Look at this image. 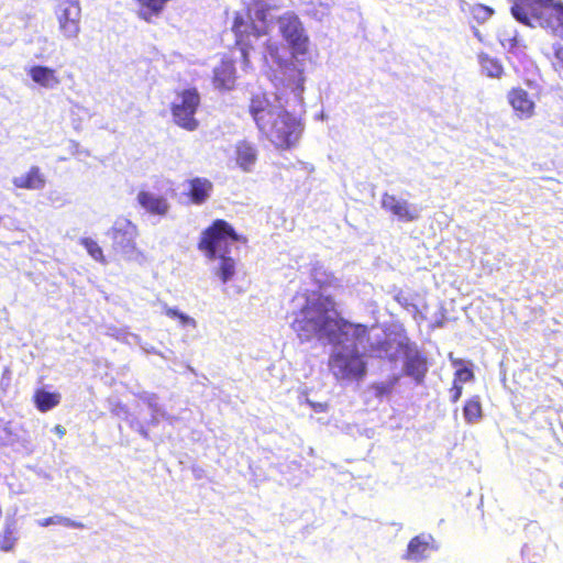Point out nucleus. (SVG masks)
I'll return each mask as SVG.
<instances>
[{
    "instance_id": "1",
    "label": "nucleus",
    "mask_w": 563,
    "mask_h": 563,
    "mask_svg": "<svg viewBox=\"0 0 563 563\" xmlns=\"http://www.w3.org/2000/svg\"><path fill=\"white\" fill-rule=\"evenodd\" d=\"M299 307L291 328L301 342L317 338L333 345L329 367L336 379H358L366 373V363L360 349L365 344L366 327L344 320L331 295L324 291L302 294L294 298Z\"/></svg>"
},
{
    "instance_id": "9",
    "label": "nucleus",
    "mask_w": 563,
    "mask_h": 563,
    "mask_svg": "<svg viewBox=\"0 0 563 563\" xmlns=\"http://www.w3.org/2000/svg\"><path fill=\"white\" fill-rule=\"evenodd\" d=\"M55 15L63 37L67 41L77 40L81 30V7L79 0H58Z\"/></svg>"
},
{
    "instance_id": "17",
    "label": "nucleus",
    "mask_w": 563,
    "mask_h": 563,
    "mask_svg": "<svg viewBox=\"0 0 563 563\" xmlns=\"http://www.w3.org/2000/svg\"><path fill=\"white\" fill-rule=\"evenodd\" d=\"M188 196L195 205L205 203L213 189L212 183L203 177H196L187 181Z\"/></svg>"
},
{
    "instance_id": "15",
    "label": "nucleus",
    "mask_w": 563,
    "mask_h": 563,
    "mask_svg": "<svg viewBox=\"0 0 563 563\" xmlns=\"http://www.w3.org/2000/svg\"><path fill=\"white\" fill-rule=\"evenodd\" d=\"M27 75L36 85L47 90H54L60 85L56 70L47 66H32L27 69Z\"/></svg>"
},
{
    "instance_id": "46",
    "label": "nucleus",
    "mask_w": 563,
    "mask_h": 563,
    "mask_svg": "<svg viewBox=\"0 0 563 563\" xmlns=\"http://www.w3.org/2000/svg\"><path fill=\"white\" fill-rule=\"evenodd\" d=\"M527 551H528V547L526 545V547L522 549V553L525 554Z\"/></svg>"
},
{
    "instance_id": "35",
    "label": "nucleus",
    "mask_w": 563,
    "mask_h": 563,
    "mask_svg": "<svg viewBox=\"0 0 563 563\" xmlns=\"http://www.w3.org/2000/svg\"><path fill=\"white\" fill-rule=\"evenodd\" d=\"M55 525H63L65 527L74 528V529H82L85 527L82 522L75 521L70 518L58 516V515L55 516Z\"/></svg>"
},
{
    "instance_id": "14",
    "label": "nucleus",
    "mask_w": 563,
    "mask_h": 563,
    "mask_svg": "<svg viewBox=\"0 0 563 563\" xmlns=\"http://www.w3.org/2000/svg\"><path fill=\"white\" fill-rule=\"evenodd\" d=\"M282 80L285 88L290 90L294 99L300 102L302 100V92L305 89V76L302 69L295 63L286 65L283 69Z\"/></svg>"
},
{
    "instance_id": "19",
    "label": "nucleus",
    "mask_w": 563,
    "mask_h": 563,
    "mask_svg": "<svg viewBox=\"0 0 563 563\" xmlns=\"http://www.w3.org/2000/svg\"><path fill=\"white\" fill-rule=\"evenodd\" d=\"M16 188L29 190H40L45 187V177L37 166H32L26 174L15 176L12 179Z\"/></svg>"
},
{
    "instance_id": "33",
    "label": "nucleus",
    "mask_w": 563,
    "mask_h": 563,
    "mask_svg": "<svg viewBox=\"0 0 563 563\" xmlns=\"http://www.w3.org/2000/svg\"><path fill=\"white\" fill-rule=\"evenodd\" d=\"M493 14V10L488 7L478 4L473 9L474 18L479 22H485Z\"/></svg>"
},
{
    "instance_id": "43",
    "label": "nucleus",
    "mask_w": 563,
    "mask_h": 563,
    "mask_svg": "<svg viewBox=\"0 0 563 563\" xmlns=\"http://www.w3.org/2000/svg\"><path fill=\"white\" fill-rule=\"evenodd\" d=\"M397 299H398V301H399L401 305H404V306H406V307H408V306H409V303L407 302V300L401 301V300H400V297H397ZM410 307H412L415 310H417V307H416L415 305H410Z\"/></svg>"
},
{
    "instance_id": "11",
    "label": "nucleus",
    "mask_w": 563,
    "mask_h": 563,
    "mask_svg": "<svg viewBox=\"0 0 563 563\" xmlns=\"http://www.w3.org/2000/svg\"><path fill=\"white\" fill-rule=\"evenodd\" d=\"M382 208L395 216L399 221L413 222L420 218L421 209L408 200L385 192L380 201Z\"/></svg>"
},
{
    "instance_id": "20",
    "label": "nucleus",
    "mask_w": 563,
    "mask_h": 563,
    "mask_svg": "<svg viewBox=\"0 0 563 563\" xmlns=\"http://www.w3.org/2000/svg\"><path fill=\"white\" fill-rule=\"evenodd\" d=\"M235 82V68L231 60H222L213 70V84L219 89L230 90Z\"/></svg>"
},
{
    "instance_id": "40",
    "label": "nucleus",
    "mask_w": 563,
    "mask_h": 563,
    "mask_svg": "<svg viewBox=\"0 0 563 563\" xmlns=\"http://www.w3.org/2000/svg\"><path fill=\"white\" fill-rule=\"evenodd\" d=\"M161 416L159 415H154V413H151V419L148 421V424L150 426H153V427H156L158 423H159V420H161Z\"/></svg>"
},
{
    "instance_id": "31",
    "label": "nucleus",
    "mask_w": 563,
    "mask_h": 563,
    "mask_svg": "<svg viewBox=\"0 0 563 563\" xmlns=\"http://www.w3.org/2000/svg\"><path fill=\"white\" fill-rule=\"evenodd\" d=\"M80 244L87 250L88 254L96 261L100 263H106V258L103 256L102 249L99 246V244L90 239V238H82L80 240Z\"/></svg>"
},
{
    "instance_id": "39",
    "label": "nucleus",
    "mask_w": 563,
    "mask_h": 563,
    "mask_svg": "<svg viewBox=\"0 0 563 563\" xmlns=\"http://www.w3.org/2000/svg\"><path fill=\"white\" fill-rule=\"evenodd\" d=\"M329 12H330V9L327 4H320V10L318 11V13H320V15H318V19L322 20V18L328 15Z\"/></svg>"
},
{
    "instance_id": "47",
    "label": "nucleus",
    "mask_w": 563,
    "mask_h": 563,
    "mask_svg": "<svg viewBox=\"0 0 563 563\" xmlns=\"http://www.w3.org/2000/svg\"><path fill=\"white\" fill-rule=\"evenodd\" d=\"M437 325H438V327H442V322H441V321H438Z\"/></svg>"
},
{
    "instance_id": "22",
    "label": "nucleus",
    "mask_w": 563,
    "mask_h": 563,
    "mask_svg": "<svg viewBox=\"0 0 563 563\" xmlns=\"http://www.w3.org/2000/svg\"><path fill=\"white\" fill-rule=\"evenodd\" d=\"M135 396L148 407L151 413L159 415L162 419L170 423L174 421L175 418L159 404V398L156 394L143 390L135 394Z\"/></svg>"
},
{
    "instance_id": "6",
    "label": "nucleus",
    "mask_w": 563,
    "mask_h": 563,
    "mask_svg": "<svg viewBox=\"0 0 563 563\" xmlns=\"http://www.w3.org/2000/svg\"><path fill=\"white\" fill-rule=\"evenodd\" d=\"M365 344L367 351L377 357H386L390 361H397L400 356L404 357L405 350L412 345L409 338L404 331H377L366 329Z\"/></svg>"
},
{
    "instance_id": "37",
    "label": "nucleus",
    "mask_w": 563,
    "mask_h": 563,
    "mask_svg": "<svg viewBox=\"0 0 563 563\" xmlns=\"http://www.w3.org/2000/svg\"><path fill=\"white\" fill-rule=\"evenodd\" d=\"M456 378L461 382H468L473 378V373L467 368H461L456 372Z\"/></svg>"
},
{
    "instance_id": "27",
    "label": "nucleus",
    "mask_w": 563,
    "mask_h": 563,
    "mask_svg": "<svg viewBox=\"0 0 563 563\" xmlns=\"http://www.w3.org/2000/svg\"><path fill=\"white\" fill-rule=\"evenodd\" d=\"M311 278L313 282L323 289L327 286H332L336 280L320 263L313 264L311 268Z\"/></svg>"
},
{
    "instance_id": "34",
    "label": "nucleus",
    "mask_w": 563,
    "mask_h": 563,
    "mask_svg": "<svg viewBox=\"0 0 563 563\" xmlns=\"http://www.w3.org/2000/svg\"><path fill=\"white\" fill-rule=\"evenodd\" d=\"M130 336L133 339L134 343L137 344L142 349V351H144L145 353H153V354L159 355L164 358H167L166 355H164L162 352L157 351L154 346L143 342L142 339L137 334H130Z\"/></svg>"
},
{
    "instance_id": "25",
    "label": "nucleus",
    "mask_w": 563,
    "mask_h": 563,
    "mask_svg": "<svg viewBox=\"0 0 563 563\" xmlns=\"http://www.w3.org/2000/svg\"><path fill=\"white\" fill-rule=\"evenodd\" d=\"M478 62L482 68V73L492 78H499L504 71V68L498 59L490 57L485 53L478 55Z\"/></svg>"
},
{
    "instance_id": "10",
    "label": "nucleus",
    "mask_w": 563,
    "mask_h": 563,
    "mask_svg": "<svg viewBox=\"0 0 563 563\" xmlns=\"http://www.w3.org/2000/svg\"><path fill=\"white\" fill-rule=\"evenodd\" d=\"M276 23L294 54H305L308 49L309 38L299 18L294 13L287 12L279 16Z\"/></svg>"
},
{
    "instance_id": "24",
    "label": "nucleus",
    "mask_w": 563,
    "mask_h": 563,
    "mask_svg": "<svg viewBox=\"0 0 563 563\" xmlns=\"http://www.w3.org/2000/svg\"><path fill=\"white\" fill-rule=\"evenodd\" d=\"M34 401L36 408L42 411H48L56 407L60 401V395L57 393H49L44 389H40L34 395Z\"/></svg>"
},
{
    "instance_id": "32",
    "label": "nucleus",
    "mask_w": 563,
    "mask_h": 563,
    "mask_svg": "<svg viewBox=\"0 0 563 563\" xmlns=\"http://www.w3.org/2000/svg\"><path fill=\"white\" fill-rule=\"evenodd\" d=\"M397 382H398V377L395 376L386 382H382V383L373 385V389L375 390V396L379 397V398H382L384 396H388L389 394H391Z\"/></svg>"
},
{
    "instance_id": "2",
    "label": "nucleus",
    "mask_w": 563,
    "mask_h": 563,
    "mask_svg": "<svg viewBox=\"0 0 563 563\" xmlns=\"http://www.w3.org/2000/svg\"><path fill=\"white\" fill-rule=\"evenodd\" d=\"M283 96L260 92L251 98L250 113L258 130L279 148H290L300 139L302 125L289 113Z\"/></svg>"
},
{
    "instance_id": "4",
    "label": "nucleus",
    "mask_w": 563,
    "mask_h": 563,
    "mask_svg": "<svg viewBox=\"0 0 563 563\" xmlns=\"http://www.w3.org/2000/svg\"><path fill=\"white\" fill-rule=\"evenodd\" d=\"M511 14L522 24L540 26L563 38V2L553 0H512Z\"/></svg>"
},
{
    "instance_id": "16",
    "label": "nucleus",
    "mask_w": 563,
    "mask_h": 563,
    "mask_svg": "<svg viewBox=\"0 0 563 563\" xmlns=\"http://www.w3.org/2000/svg\"><path fill=\"white\" fill-rule=\"evenodd\" d=\"M136 199L140 206L152 214L164 217L169 210L167 199L153 192L140 191Z\"/></svg>"
},
{
    "instance_id": "12",
    "label": "nucleus",
    "mask_w": 563,
    "mask_h": 563,
    "mask_svg": "<svg viewBox=\"0 0 563 563\" xmlns=\"http://www.w3.org/2000/svg\"><path fill=\"white\" fill-rule=\"evenodd\" d=\"M435 550L437 545L434 544L433 537L428 533H421L409 541L404 559L418 563L427 559Z\"/></svg>"
},
{
    "instance_id": "8",
    "label": "nucleus",
    "mask_w": 563,
    "mask_h": 563,
    "mask_svg": "<svg viewBox=\"0 0 563 563\" xmlns=\"http://www.w3.org/2000/svg\"><path fill=\"white\" fill-rule=\"evenodd\" d=\"M137 228L129 219L119 218L114 221L108 235L112 240V247L117 254L124 258H132L136 254Z\"/></svg>"
},
{
    "instance_id": "38",
    "label": "nucleus",
    "mask_w": 563,
    "mask_h": 563,
    "mask_svg": "<svg viewBox=\"0 0 563 563\" xmlns=\"http://www.w3.org/2000/svg\"><path fill=\"white\" fill-rule=\"evenodd\" d=\"M450 393H451V400H452V402H456L460 399L461 395H462V386L457 385L454 382V386L452 387Z\"/></svg>"
},
{
    "instance_id": "29",
    "label": "nucleus",
    "mask_w": 563,
    "mask_h": 563,
    "mask_svg": "<svg viewBox=\"0 0 563 563\" xmlns=\"http://www.w3.org/2000/svg\"><path fill=\"white\" fill-rule=\"evenodd\" d=\"M15 523L13 520H7L3 533L0 536V548L2 551H11L16 542Z\"/></svg>"
},
{
    "instance_id": "26",
    "label": "nucleus",
    "mask_w": 563,
    "mask_h": 563,
    "mask_svg": "<svg viewBox=\"0 0 563 563\" xmlns=\"http://www.w3.org/2000/svg\"><path fill=\"white\" fill-rule=\"evenodd\" d=\"M141 9L137 14L141 19L150 22L153 15H158L168 0H136Z\"/></svg>"
},
{
    "instance_id": "36",
    "label": "nucleus",
    "mask_w": 563,
    "mask_h": 563,
    "mask_svg": "<svg viewBox=\"0 0 563 563\" xmlns=\"http://www.w3.org/2000/svg\"><path fill=\"white\" fill-rule=\"evenodd\" d=\"M131 428L137 431L144 439H148L147 429L139 420H132Z\"/></svg>"
},
{
    "instance_id": "28",
    "label": "nucleus",
    "mask_w": 563,
    "mask_h": 563,
    "mask_svg": "<svg viewBox=\"0 0 563 563\" xmlns=\"http://www.w3.org/2000/svg\"><path fill=\"white\" fill-rule=\"evenodd\" d=\"M463 416L467 423H477L482 419V406L478 397H473L465 404Z\"/></svg>"
},
{
    "instance_id": "7",
    "label": "nucleus",
    "mask_w": 563,
    "mask_h": 563,
    "mask_svg": "<svg viewBox=\"0 0 563 563\" xmlns=\"http://www.w3.org/2000/svg\"><path fill=\"white\" fill-rule=\"evenodd\" d=\"M199 103L200 96L196 89H186L179 93L172 104L175 123L187 131L197 130L199 123L195 113Z\"/></svg>"
},
{
    "instance_id": "5",
    "label": "nucleus",
    "mask_w": 563,
    "mask_h": 563,
    "mask_svg": "<svg viewBox=\"0 0 563 563\" xmlns=\"http://www.w3.org/2000/svg\"><path fill=\"white\" fill-rule=\"evenodd\" d=\"M255 18L256 21L250 16L244 19L242 15H236L232 27L236 44L240 45L246 63L252 53H258L265 57L267 51L269 53L273 51L266 38V15L261 11H255Z\"/></svg>"
},
{
    "instance_id": "21",
    "label": "nucleus",
    "mask_w": 563,
    "mask_h": 563,
    "mask_svg": "<svg viewBox=\"0 0 563 563\" xmlns=\"http://www.w3.org/2000/svg\"><path fill=\"white\" fill-rule=\"evenodd\" d=\"M236 163L244 172H251L257 159V150L246 141L239 142L235 148Z\"/></svg>"
},
{
    "instance_id": "30",
    "label": "nucleus",
    "mask_w": 563,
    "mask_h": 563,
    "mask_svg": "<svg viewBox=\"0 0 563 563\" xmlns=\"http://www.w3.org/2000/svg\"><path fill=\"white\" fill-rule=\"evenodd\" d=\"M164 313L173 319H178L183 327L197 328V321L188 314L183 313L177 308H170L164 305Z\"/></svg>"
},
{
    "instance_id": "23",
    "label": "nucleus",
    "mask_w": 563,
    "mask_h": 563,
    "mask_svg": "<svg viewBox=\"0 0 563 563\" xmlns=\"http://www.w3.org/2000/svg\"><path fill=\"white\" fill-rule=\"evenodd\" d=\"M542 54L550 60L553 68L563 74V44L554 42L542 47Z\"/></svg>"
},
{
    "instance_id": "42",
    "label": "nucleus",
    "mask_w": 563,
    "mask_h": 563,
    "mask_svg": "<svg viewBox=\"0 0 563 563\" xmlns=\"http://www.w3.org/2000/svg\"><path fill=\"white\" fill-rule=\"evenodd\" d=\"M73 148H74V153L75 154L84 153L85 155H88V152L80 150V145L78 143H76V142H73Z\"/></svg>"
},
{
    "instance_id": "3",
    "label": "nucleus",
    "mask_w": 563,
    "mask_h": 563,
    "mask_svg": "<svg viewBox=\"0 0 563 563\" xmlns=\"http://www.w3.org/2000/svg\"><path fill=\"white\" fill-rule=\"evenodd\" d=\"M234 229L224 220H216L211 227L203 231L199 242V249L205 251L210 258H219V266L216 274L223 283H228L235 273V262L227 256L228 246L231 243L241 241Z\"/></svg>"
},
{
    "instance_id": "44",
    "label": "nucleus",
    "mask_w": 563,
    "mask_h": 563,
    "mask_svg": "<svg viewBox=\"0 0 563 563\" xmlns=\"http://www.w3.org/2000/svg\"><path fill=\"white\" fill-rule=\"evenodd\" d=\"M56 432L59 433L60 435H63L65 433V430L62 426H56Z\"/></svg>"
},
{
    "instance_id": "18",
    "label": "nucleus",
    "mask_w": 563,
    "mask_h": 563,
    "mask_svg": "<svg viewBox=\"0 0 563 563\" xmlns=\"http://www.w3.org/2000/svg\"><path fill=\"white\" fill-rule=\"evenodd\" d=\"M508 99L514 110L522 118H530L534 112V102L528 92L521 88L512 89L508 93Z\"/></svg>"
},
{
    "instance_id": "41",
    "label": "nucleus",
    "mask_w": 563,
    "mask_h": 563,
    "mask_svg": "<svg viewBox=\"0 0 563 563\" xmlns=\"http://www.w3.org/2000/svg\"><path fill=\"white\" fill-rule=\"evenodd\" d=\"M42 527H47L49 525H55V516L48 517L40 522Z\"/></svg>"
},
{
    "instance_id": "45",
    "label": "nucleus",
    "mask_w": 563,
    "mask_h": 563,
    "mask_svg": "<svg viewBox=\"0 0 563 563\" xmlns=\"http://www.w3.org/2000/svg\"><path fill=\"white\" fill-rule=\"evenodd\" d=\"M260 11L262 12V10H260ZM263 13L266 15V24H267L268 22H272V19H268V18H267L266 12H264V11H263Z\"/></svg>"
},
{
    "instance_id": "13",
    "label": "nucleus",
    "mask_w": 563,
    "mask_h": 563,
    "mask_svg": "<svg viewBox=\"0 0 563 563\" xmlns=\"http://www.w3.org/2000/svg\"><path fill=\"white\" fill-rule=\"evenodd\" d=\"M404 369L406 375L412 377L418 384L424 378L428 369L426 360L420 355L415 343L408 350H405Z\"/></svg>"
}]
</instances>
